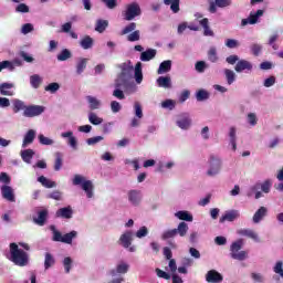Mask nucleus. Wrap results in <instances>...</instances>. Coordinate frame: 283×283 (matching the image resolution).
<instances>
[{"label":"nucleus","instance_id":"nucleus-1","mask_svg":"<svg viewBox=\"0 0 283 283\" xmlns=\"http://www.w3.org/2000/svg\"><path fill=\"white\" fill-rule=\"evenodd\" d=\"M30 244L19 242L9 244V252L6 253L7 260L12 262L15 266H28L30 264Z\"/></svg>","mask_w":283,"mask_h":283},{"label":"nucleus","instance_id":"nucleus-2","mask_svg":"<svg viewBox=\"0 0 283 283\" xmlns=\"http://www.w3.org/2000/svg\"><path fill=\"white\" fill-rule=\"evenodd\" d=\"M206 175L209 178H216V176H220V172L222 171V158L210 155L207 164H206Z\"/></svg>","mask_w":283,"mask_h":283},{"label":"nucleus","instance_id":"nucleus-3","mask_svg":"<svg viewBox=\"0 0 283 283\" xmlns=\"http://www.w3.org/2000/svg\"><path fill=\"white\" fill-rule=\"evenodd\" d=\"M72 185H74V187L81 186L83 191L86 193V198H94V182H92V180H87L83 175H74Z\"/></svg>","mask_w":283,"mask_h":283},{"label":"nucleus","instance_id":"nucleus-4","mask_svg":"<svg viewBox=\"0 0 283 283\" xmlns=\"http://www.w3.org/2000/svg\"><path fill=\"white\" fill-rule=\"evenodd\" d=\"M244 247V240L239 239L231 243L230 245V258L232 260H238L239 262H244L249 258V252L242 250Z\"/></svg>","mask_w":283,"mask_h":283},{"label":"nucleus","instance_id":"nucleus-5","mask_svg":"<svg viewBox=\"0 0 283 283\" xmlns=\"http://www.w3.org/2000/svg\"><path fill=\"white\" fill-rule=\"evenodd\" d=\"M142 13L140 4L137 2L127 4L126 9L122 12L125 21H134V19H136V17H140Z\"/></svg>","mask_w":283,"mask_h":283},{"label":"nucleus","instance_id":"nucleus-6","mask_svg":"<svg viewBox=\"0 0 283 283\" xmlns=\"http://www.w3.org/2000/svg\"><path fill=\"white\" fill-rule=\"evenodd\" d=\"M120 247L124 249H128L129 253H136V245H132V242H134V232L126 231L124 232L118 240Z\"/></svg>","mask_w":283,"mask_h":283},{"label":"nucleus","instance_id":"nucleus-7","mask_svg":"<svg viewBox=\"0 0 283 283\" xmlns=\"http://www.w3.org/2000/svg\"><path fill=\"white\" fill-rule=\"evenodd\" d=\"M175 123L177 127L184 132L191 129V125H193V120L191 119V115L189 113H180L177 115Z\"/></svg>","mask_w":283,"mask_h":283},{"label":"nucleus","instance_id":"nucleus-8","mask_svg":"<svg viewBox=\"0 0 283 283\" xmlns=\"http://www.w3.org/2000/svg\"><path fill=\"white\" fill-rule=\"evenodd\" d=\"M127 201L130 207H140L143 202V191L138 189H132L127 191Z\"/></svg>","mask_w":283,"mask_h":283},{"label":"nucleus","instance_id":"nucleus-9","mask_svg":"<svg viewBox=\"0 0 283 283\" xmlns=\"http://www.w3.org/2000/svg\"><path fill=\"white\" fill-rule=\"evenodd\" d=\"M45 112V106L41 105H29L27 106L25 111L23 112V116L25 118H34L36 116H41Z\"/></svg>","mask_w":283,"mask_h":283},{"label":"nucleus","instance_id":"nucleus-10","mask_svg":"<svg viewBox=\"0 0 283 283\" xmlns=\"http://www.w3.org/2000/svg\"><path fill=\"white\" fill-rule=\"evenodd\" d=\"M61 138H66V145H69L71 149H73V151H76V149H78V138L74 136V132L69 130L61 133Z\"/></svg>","mask_w":283,"mask_h":283},{"label":"nucleus","instance_id":"nucleus-11","mask_svg":"<svg viewBox=\"0 0 283 283\" xmlns=\"http://www.w3.org/2000/svg\"><path fill=\"white\" fill-rule=\"evenodd\" d=\"M234 71L238 74H242V72L249 74V72H253V63L249 60H239L234 66Z\"/></svg>","mask_w":283,"mask_h":283},{"label":"nucleus","instance_id":"nucleus-12","mask_svg":"<svg viewBox=\"0 0 283 283\" xmlns=\"http://www.w3.org/2000/svg\"><path fill=\"white\" fill-rule=\"evenodd\" d=\"M263 15H264V10H261V9H259L255 13L251 12L248 19H243L241 21L242 28H244L245 25H255L260 17H263Z\"/></svg>","mask_w":283,"mask_h":283},{"label":"nucleus","instance_id":"nucleus-13","mask_svg":"<svg viewBox=\"0 0 283 283\" xmlns=\"http://www.w3.org/2000/svg\"><path fill=\"white\" fill-rule=\"evenodd\" d=\"M231 3V0H214L210 2L209 12H211V14H216L218 12V8H229Z\"/></svg>","mask_w":283,"mask_h":283},{"label":"nucleus","instance_id":"nucleus-14","mask_svg":"<svg viewBox=\"0 0 283 283\" xmlns=\"http://www.w3.org/2000/svg\"><path fill=\"white\" fill-rule=\"evenodd\" d=\"M129 272V263L126 261H119L116 264V268L114 270H111L109 273L111 275H125V273Z\"/></svg>","mask_w":283,"mask_h":283},{"label":"nucleus","instance_id":"nucleus-15","mask_svg":"<svg viewBox=\"0 0 283 283\" xmlns=\"http://www.w3.org/2000/svg\"><path fill=\"white\" fill-rule=\"evenodd\" d=\"M240 218V210H229L220 218L219 222L222 224L224 222H235Z\"/></svg>","mask_w":283,"mask_h":283},{"label":"nucleus","instance_id":"nucleus-16","mask_svg":"<svg viewBox=\"0 0 283 283\" xmlns=\"http://www.w3.org/2000/svg\"><path fill=\"white\" fill-rule=\"evenodd\" d=\"M224 276L220 274V272L216 270H210L206 274V282L208 283H222Z\"/></svg>","mask_w":283,"mask_h":283},{"label":"nucleus","instance_id":"nucleus-17","mask_svg":"<svg viewBox=\"0 0 283 283\" xmlns=\"http://www.w3.org/2000/svg\"><path fill=\"white\" fill-rule=\"evenodd\" d=\"M1 193L2 198H4V200H8V202H17V199L14 197V190L12 189V187L8 185L2 186Z\"/></svg>","mask_w":283,"mask_h":283},{"label":"nucleus","instance_id":"nucleus-18","mask_svg":"<svg viewBox=\"0 0 283 283\" xmlns=\"http://www.w3.org/2000/svg\"><path fill=\"white\" fill-rule=\"evenodd\" d=\"M129 78L130 77H126L125 75H118L115 80L114 87L119 90H127L132 85Z\"/></svg>","mask_w":283,"mask_h":283},{"label":"nucleus","instance_id":"nucleus-19","mask_svg":"<svg viewBox=\"0 0 283 283\" xmlns=\"http://www.w3.org/2000/svg\"><path fill=\"white\" fill-rule=\"evenodd\" d=\"M34 138H36V130L29 129L23 137L22 140V149H25L29 145H32L34 143Z\"/></svg>","mask_w":283,"mask_h":283},{"label":"nucleus","instance_id":"nucleus-20","mask_svg":"<svg viewBox=\"0 0 283 283\" xmlns=\"http://www.w3.org/2000/svg\"><path fill=\"white\" fill-rule=\"evenodd\" d=\"M266 213H269V209H266V207L259 208L252 217V222L254 224H260V222L264 220Z\"/></svg>","mask_w":283,"mask_h":283},{"label":"nucleus","instance_id":"nucleus-21","mask_svg":"<svg viewBox=\"0 0 283 283\" xmlns=\"http://www.w3.org/2000/svg\"><path fill=\"white\" fill-rule=\"evenodd\" d=\"M238 235H243L245 238H250L254 242H260V235L258 232L251 230V229H240L237 231Z\"/></svg>","mask_w":283,"mask_h":283},{"label":"nucleus","instance_id":"nucleus-22","mask_svg":"<svg viewBox=\"0 0 283 283\" xmlns=\"http://www.w3.org/2000/svg\"><path fill=\"white\" fill-rule=\"evenodd\" d=\"M14 83L4 82L0 84V94L2 96H14Z\"/></svg>","mask_w":283,"mask_h":283},{"label":"nucleus","instance_id":"nucleus-23","mask_svg":"<svg viewBox=\"0 0 283 283\" xmlns=\"http://www.w3.org/2000/svg\"><path fill=\"white\" fill-rule=\"evenodd\" d=\"M48 221V210L42 209L38 211V217L33 218L34 224H38V227H45V222Z\"/></svg>","mask_w":283,"mask_h":283},{"label":"nucleus","instance_id":"nucleus-24","mask_svg":"<svg viewBox=\"0 0 283 283\" xmlns=\"http://www.w3.org/2000/svg\"><path fill=\"white\" fill-rule=\"evenodd\" d=\"M156 54H158V51L156 49H147L146 51L142 52L140 61H143L144 63L153 61V59H156Z\"/></svg>","mask_w":283,"mask_h":283},{"label":"nucleus","instance_id":"nucleus-25","mask_svg":"<svg viewBox=\"0 0 283 283\" xmlns=\"http://www.w3.org/2000/svg\"><path fill=\"white\" fill-rule=\"evenodd\" d=\"M74 211L72 210V207H64L60 208L56 212L55 216L56 218H64L66 220H70L73 216Z\"/></svg>","mask_w":283,"mask_h":283},{"label":"nucleus","instance_id":"nucleus-26","mask_svg":"<svg viewBox=\"0 0 283 283\" xmlns=\"http://www.w3.org/2000/svg\"><path fill=\"white\" fill-rule=\"evenodd\" d=\"M88 61L90 60L87 57L77 59L76 64H75V70H76V74L78 76H81V74H83L85 72Z\"/></svg>","mask_w":283,"mask_h":283},{"label":"nucleus","instance_id":"nucleus-27","mask_svg":"<svg viewBox=\"0 0 283 283\" xmlns=\"http://www.w3.org/2000/svg\"><path fill=\"white\" fill-rule=\"evenodd\" d=\"M156 84L159 87H163L164 90H171L172 85H171V77L170 76H159L156 80Z\"/></svg>","mask_w":283,"mask_h":283},{"label":"nucleus","instance_id":"nucleus-28","mask_svg":"<svg viewBox=\"0 0 283 283\" xmlns=\"http://www.w3.org/2000/svg\"><path fill=\"white\" fill-rule=\"evenodd\" d=\"M34 150L33 149H24L20 151V156L27 165H32V158H34Z\"/></svg>","mask_w":283,"mask_h":283},{"label":"nucleus","instance_id":"nucleus-29","mask_svg":"<svg viewBox=\"0 0 283 283\" xmlns=\"http://www.w3.org/2000/svg\"><path fill=\"white\" fill-rule=\"evenodd\" d=\"M122 72L119 76H126L127 78H132V72L134 71V66H132V63H123L119 65Z\"/></svg>","mask_w":283,"mask_h":283},{"label":"nucleus","instance_id":"nucleus-30","mask_svg":"<svg viewBox=\"0 0 283 283\" xmlns=\"http://www.w3.org/2000/svg\"><path fill=\"white\" fill-rule=\"evenodd\" d=\"M80 46L82 48V50H92L94 48V39L90 35H85L80 41Z\"/></svg>","mask_w":283,"mask_h":283},{"label":"nucleus","instance_id":"nucleus-31","mask_svg":"<svg viewBox=\"0 0 283 283\" xmlns=\"http://www.w3.org/2000/svg\"><path fill=\"white\" fill-rule=\"evenodd\" d=\"M175 218L184 220L185 222H193V216L187 210H180L175 213Z\"/></svg>","mask_w":283,"mask_h":283},{"label":"nucleus","instance_id":"nucleus-32","mask_svg":"<svg viewBox=\"0 0 283 283\" xmlns=\"http://www.w3.org/2000/svg\"><path fill=\"white\" fill-rule=\"evenodd\" d=\"M12 103H13L14 114H19V112H21V111L25 112V109H28V106L25 105V102H23L19 98L12 99Z\"/></svg>","mask_w":283,"mask_h":283},{"label":"nucleus","instance_id":"nucleus-33","mask_svg":"<svg viewBox=\"0 0 283 283\" xmlns=\"http://www.w3.org/2000/svg\"><path fill=\"white\" fill-rule=\"evenodd\" d=\"M75 238H78V232L76 230H72L71 232L63 234L62 243L63 244H72V242H73V240H75Z\"/></svg>","mask_w":283,"mask_h":283},{"label":"nucleus","instance_id":"nucleus-34","mask_svg":"<svg viewBox=\"0 0 283 283\" xmlns=\"http://www.w3.org/2000/svg\"><path fill=\"white\" fill-rule=\"evenodd\" d=\"M177 235L180 238H185L187 233L189 232V224L187 222L182 221L178 224L177 228H175Z\"/></svg>","mask_w":283,"mask_h":283},{"label":"nucleus","instance_id":"nucleus-35","mask_svg":"<svg viewBox=\"0 0 283 283\" xmlns=\"http://www.w3.org/2000/svg\"><path fill=\"white\" fill-rule=\"evenodd\" d=\"M54 156H55V160H54L53 169L54 171H61V169L63 168V153L56 151Z\"/></svg>","mask_w":283,"mask_h":283},{"label":"nucleus","instance_id":"nucleus-36","mask_svg":"<svg viewBox=\"0 0 283 283\" xmlns=\"http://www.w3.org/2000/svg\"><path fill=\"white\" fill-rule=\"evenodd\" d=\"M86 101L88 103L90 109H101V105H102L101 99H98L92 95H88V96H86Z\"/></svg>","mask_w":283,"mask_h":283},{"label":"nucleus","instance_id":"nucleus-37","mask_svg":"<svg viewBox=\"0 0 283 283\" xmlns=\"http://www.w3.org/2000/svg\"><path fill=\"white\" fill-rule=\"evenodd\" d=\"M167 72H171V60L161 62L157 70V74H167Z\"/></svg>","mask_w":283,"mask_h":283},{"label":"nucleus","instance_id":"nucleus-38","mask_svg":"<svg viewBox=\"0 0 283 283\" xmlns=\"http://www.w3.org/2000/svg\"><path fill=\"white\" fill-rule=\"evenodd\" d=\"M38 182H41L42 187H45V189H54V187H56V181H52L45 176H40Z\"/></svg>","mask_w":283,"mask_h":283},{"label":"nucleus","instance_id":"nucleus-39","mask_svg":"<svg viewBox=\"0 0 283 283\" xmlns=\"http://www.w3.org/2000/svg\"><path fill=\"white\" fill-rule=\"evenodd\" d=\"M200 25L203 28V35L205 36H214L213 31L209 28V19L205 18L199 21Z\"/></svg>","mask_w":283,"mask_h":283},{"label":"nucleus","instance_id":"nucleus-40","mask_svg":"<svg viewBox=\"0 0 283 283\" xmlns=\"http://www.w3.org/2000/svg\"><path fill=\"white\" fill-rule=\"evenodd\" d=\"M41 83H43V77L39 74H33L30 76V85L33 90H39L41 87Z\"/></svg>","mask_w":283,"mask_h":283},{"label":"nucleus","instance_id":"nucleus-41","mask_svg":"<svg viewBox=\"0 0 283 283\" xmlns=\"http://www.w3.org/2000/svg\"><path fill=\"white\" fill-rule=\"evenodd\" d=\"M135 81L137 85H140V83H143V63L140 62L135 65Z\"/></svg>","mask_w":283,"mask_h":283},{"label":"nucleus","instance_id":"nucleus-42","mask_svg":"<svg viewBox=\"0 0 283 283\" xmlns=\"http://www.w3.org/2000/svg\"><path fill=\"white\" fill-rule=\"evenodd\" d=\"M174 167H176V163L170 160L166 164L164 163H159L158 167H157V171H159L160 174H165V171L169 170V169H174Z\"/></svg>","mask_w":283,"mask_h":283},{"label":"nucleus","instance_id":"nucleus-43","mask_svg":"<svg viewBox=\"0 0 283 283\" xmlns=\"http://www.w3.org/2000/svg\"><path fill=\"white\" fill-rule=\"evenodd\" d=\"M165 6H170V10L177 14L180 12V0H164Z\"/></svg>","mask_w":283,"mask_h":283},{"label":"nucleus","instance_id":"nucleus-44","mask_svg":"<svg viewBox=\"0 0 283 283\" xmlns=\"http://www.w3.org/2000/svg\"><path fill=\"white\" fill-rule=\"evenodd\" d=\"M109 25V21L107 20H97L95 24V32H99V34H103L105 30H107V27Z\"/></svg>","mask_w":283,"mask_h":283},{"label":"nucleus","instance_id":"nucleus-45","mask_svg":"<svg viewBox=\"0 0 283 283\" xmlns=\"http://www.w3.org/2000/svg\"><path fill=\"white\" fill-rule=\"evenodd\" d=\"M211 96V93H209L207 90L201 88L196 93V98L199 103H202V101H209Z\"/></svg>","mask_w":283,"mask_h":283},{"label":"nucleus","instance_id":"nucleus-46","mask_svg":"<svg viewBox=\"0 0 283 283\" xmlns=\"http://www.w3.org/2000/svg\"><path fill=\"white\" fill-rule=\"evenodd\" d=\"M223 74L226 76L228 85H233V83H235V72L230 69H224Z\"/></svg>","mask_w":283,"mask_h":283},{"label":"nucleus","instance_id":"nucleus-47","mask_svg":"<svg viewBox=\"0 0 283 283\" xmlns=\"http://www.w3.org/2000/svg\"><path fill=\"white\" fill-rule=\"evenodd\" d=\"M273 188V180L266 179L260 184V189L262 193H271V189Z\"/></svg>","mask_w":283,"mask_h":283},{"label":"nucleus","instance_id":"nucleus-48","mask_svg":"<svg viewBox=\"0 0 283 283\" xmlns=\"http://www.w3.org/2000/svg\"><path fill=\"white\" fill-rule=\"evenodd\" d=\"M50 231H52V240L53 242H62L63 241V234L61 231L56 229V226H50Z\"/></svg>","mask_w":283,"mask_h":283},{"label":"nucleus","instance_id":"nucleus-49","mask_svg":"<svg viewBox=\"0 0 283 283\" xmlns=\"http://www.w3.org/2000/svg\"><path fill=\"white\" fill-rule=\"evenodd\" d=\"M88 122L91 125H103V117H98L96 113L91 112L88 113Z\"/></svg>","mask_w":283,"mask_h":283},{"label":"nucleus","instance_id":"nucleus-50","mask_svg":"<svg viewBox=\"0 0 283 283\" xmlns=\"http://www.w3.org/2000/svg\"><path fill=\"white\" fill-rule=\"evenodd\" d=\"M38 140H39L40 145H44V146H52L55 143L54 139H52L50 137H45V135H43V134L38 135Z\"/></svg>","mask_w":283,"mask_h":283},{"label":"nucleus","instance_id":"nucleus-51","mask_svg":"<svg viewBox=\"0 0 283 283\" xmlns=\"http://www.w3.org/2000/svg\"><path fill=\"white\" fill-rule=\"evenodd\" d=\"M208 60L210 63H218V50L214 46H211L208 51Z\"/></svg>","mask_w":283,"mask_h":283},{"label":"nucleus","instance_id":"nucleus-52","mask_svg":"<svg viewBox=\"0 0 283 283\" xmlns=\"http://www.w3.org/2000/svg\"><path fill=\"white\" fill-rule=\"evenodd\" d=\"M57 61H67L72 59V52L67 49H63L56 56Z\"/></svg>","mask_w":283,"mask_h":283},{"label":"nucleus","instance_id":"nucleus-53","mask_svg":"<svg viewBox=\"0 0 283 283\" xmlns=\"http://www.w3.org/2000/svg\"><path fill=\"white\" fill-rule=\"evenodd\" d=\"M62 264L64 266L65 273H70L72 271V264H74V260H72L70 256H65L62 260Z\"/></svg>","mask_w":283,"mask_h":283},{"label":"nucleus","instance_id":"nucleus-54","mask_svg":"<svg viewBox=\"0 0 283 283\" xmlns=\"http://www.w3.org/2000/svg\"><path fill=\"white\" fill-rule=\"evenodd\" d=\"M247 123H248V125H250V127H255V125H258V114L248 113Z\"/></svg>","mask_w":283,"mask_h":283},{"label":"nucleus","instance_id":"nucleus-55","mask_svg":"<svg viewBox=\"0 0 283 283\" xmlns=\"http://www.w3.org/2000/svg\"><path fill=\"white\" fill-rule=\"evenodd\" d=\"M45 92H50L51 94H56L59 90H61V85L56 82L50 83L49 85L45 86Z\"/></svg>","mask_w":283,"mask_h":283},{"label":"nucleus","instance_id":"nucleus-56","mask_svg":"<svg viewBox=\"0 0 283 283\" xmlns=\"http://www.w3.org/2000/svg\"><path fill=\"white\" fill-rule=\"evenodd\" d=\"M176 235H178L176 233V229L166 230L161 234V240H171V239L176 238Z\"/></svg>","mask_w":283,"mask_h":283},{"label":"nucleus","instance_id":"nucleus-57","mask_svg":"<svg viewBox=\"0 0 283 283\" xmlns=\"http://www.w3.org/2000/svg\"><path fill=\"white\" fill-rule=\"evenodd\" d=\"M134 112H135V116L136 118L142 119L143 118V105H140V102H135L134 103Z\"/></svg>","mask_w":283,"mask_h":283},{"label":"nucleus","instance_id":"nucleus-58","mask_svg":"<svg viewBox=\"0 0 283 283\" xmlns=\"http://www.w3.org/2000/svg\"><path fill=\"white\" fill-rule=\"evenodd\" d=\"M54 256L51 253H45L44 269H50L54 264Z\"/></svg>","mask_w":283,"mask_h":283},{"label":"nucleus","instance_id":"nucleus-59","mask_svg":"<svg viewBox=\"0 0 283 283\" xmlns=\"http://www.w3.org/2000/svg\"><path fill=\"white\" fill-rule=\"evenodd\" d=\"M273 271L276 275H280L283 279V261H276Z\"/></svg>","mask_w":283,"mask_h":283},{"label":"nucleus","instance_id":"nucleus-60","mask_svg":"<svg viewBox=\"0 0 283 283\" xmlns=\"http://www.w3.org/2000/svg\"><path fill=\"white\" fill-rule=\"evenodd\" d=\"M127 41H129L130 43L140 41V31L139 30L133 31L130 34L127 35Z\"/></svg>","mask_w":283,"mask_h":283},{"label":"nucleus","instance_id":"nucleus-61","mask_svg":"<svg viewBox=\"0 0 283 283\" xmlns=\"http://www.w3.org/2000/svg\"><path fill=\"white\" fill-rule=\"evenodd\" d=\"M125 88H118L115 87V90L113 91V96L115 98H118V101H125Z\"/></svg>","mask_w":283,"mask_h":283},{"label":"nucleus","instance_id":"nucleus-62","mask_svg":"<svg viewBox=\"0 0 283 283\" xmlns=\"http://www.w3.org/2000/svg\"><path fill=\"white\" fill-rule=\"evenodd\" d=\"M240 45V41L235 39H227L226 40V48H229L230 50H235Z\"/></svg>","mask_w":283,"mask_h":283},{"label":"nucleus","instance_id":"nucleus-63","mask_svg":"<svg viewBox=\"0 0 283 283\" xmlns=\"http://www.w3.org/2000/svg\"><path fill=\"white\" fill-rule=\"evenodd\" d=\"M161 107L164 109H175L176 108V101L174 99H166L161 103Z\"/></svg>","mask_w":283,"mask_h":283},{"label":"nucleus","instance_id":"nucleus-64","mask_svg":"<svg viewBox=\"0 0 283 283\" xmlns=\"http://www.w3.org/2000/svg\"><path fill=\"white\" fill-rule=\"evenodd\" d=\"M195 69H196L197 72H199V74L205 73V71L207 70V62H205V61H198V62L195 64Z\"/></svg>","mask_w":283,"mask_h":283}]
</instances>
